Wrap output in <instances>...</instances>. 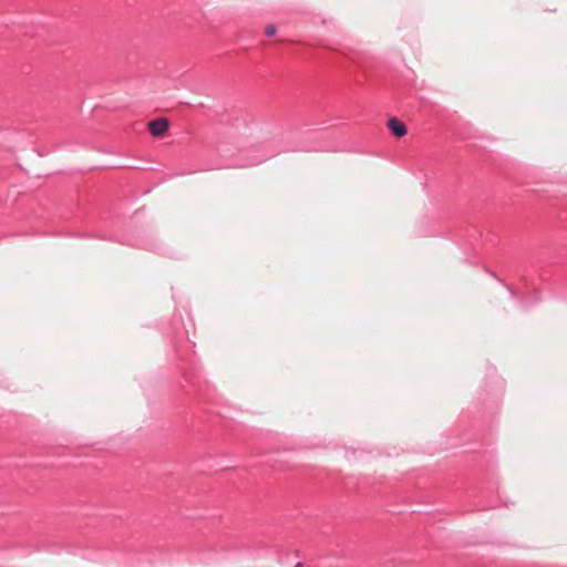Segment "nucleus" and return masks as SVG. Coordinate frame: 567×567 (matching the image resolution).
I'll return each mask as SVG.
<instances>
[{
	"mask_svg": "<svg viewBox=\"0 0 567 567\" xmlns=\"http://www.w3.org/2000/svg\"><path fill=\"white\" fill-rule=\"evenodd\" d=\"M259 148L254 147L247 151V154L250 155V159L245 164V166H252L262 163L266 158L259 155Z\"/></svg>",
	"mask_w": 567,
	"mask_h": 567,
	"instance_id": "3",
	"label": "nucleus"
},
{
	"mask_svg": "<svg viewBox=\"0 0 567 567\" xmlns=\"http://www.w3.org/2000/svg\"><path fill=\"white\" fill-rule=\"evenodd\" d=\"M388 127L396 137H403L408 132L405 124L395 117L389 120Z\"/></svg>",
	"mask_w": 567,
	"mask_h": 567,
	"instance_id": "2",
	"label": "nucleus"
},
{
	"mask_svg": "<svg viewBox=\"0 0 567 567\" xmlns=\"http://www.w3.org/2000/svg\"><path fill=\"white\" fill-rule=\"evenodd\" d=\"M277 32V28L275 24H269L266 30H265V33L267 37H274Z\"/></svg>",
	"mask_w": 567,
	"mask_h": 567,
	"instance_id": "4",
	"label": "nucleus"
},
{
	"mask_svg": "<svg viewBox=\"0 0 567 567\" xmlns=\"http://www.w3.org/2000/svg\"><path fill=\"white\" fill-rule=\"evenodd\" d=\"M295 567H303L301 563H298Z\"/></svg>",
	"mask_w": 567,
	"mask_h": 567,
	"instance_id": "5",
	"label": "nucleus"
},
{
	"mask_svg": "<svg viewBox=\"0 0 567 567\" xmlns=\"http://www.w3.org/2000/svg\"><path fill=\"white\" fill-rule=\"evenodd\" d=\"M169 127V122L166 117H158L152 120L147 124L148 132L154 137L162 136Z\"/></svg>",
	"mask_w": 567,
	"mask_h": 567,
	"instance_id": "1",
	"label": "nucleus"
}]
</instances>
